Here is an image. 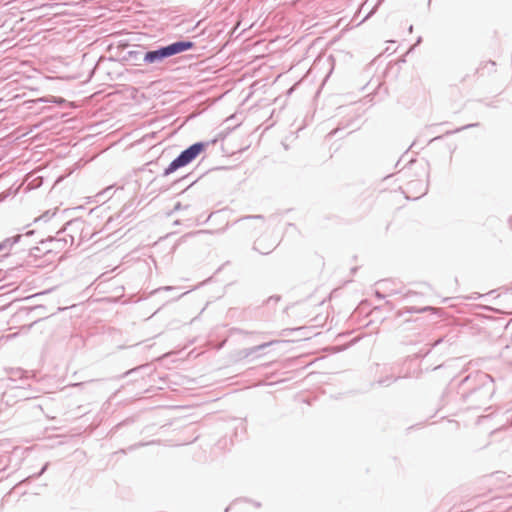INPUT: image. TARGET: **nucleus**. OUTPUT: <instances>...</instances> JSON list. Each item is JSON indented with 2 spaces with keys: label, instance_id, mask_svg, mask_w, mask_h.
I'll return each instance as SVG.
<instances>
[{
  "label": "nucleus",
  "instance_id": "obj_14",
  "mask_svg": "<svg viewBox=\"0 0 512 512\" xmlns=\"http://www.w3.org/2000/svg\"><path fill=\"white\" fill-rule=\"evenodd\" d=\"M474 126H478V124H468L466 126H463L462 128H459V129H456L455 132H458V131H461V130H464V129H468L470 127H474Z\"/></svg>",
  "mask_w": 512,
  "mask_h": 512
},
{
  "label": "nucleus",
  "instance_id": "obj_1",
  "mask_svg": "<svg viewBox=\"0 0 512 512\" xmlns=\"http://www.w3.org/2000/svg\"><path fill=\"white\" fill-rule=\"evenodd\" d=\"M469 382H472L474 387L463 394V399L469 408H481L490 401L495 392L494 380L487 373L477 372L473 376L465 377L462 385Z\"/></svg>",
  "mask_w": 512,
  "mask_h": 512
},
{
  "label": "nucleus",
  "instance_id": "obj_20",
  "mask_svg": "<svg viewBox=\"0 0 512 512\" xmlns=\"http://www.w3.org/2000/svg\"><path fill=\"white\" fill-rule=\"evenodd\" d=\"M186 294H188V291L183 292L182 296H185Z\"/></svg>",
  "mask_w": 512,
  "mask_h": 512
},
{
  "label": "nucleus",
  "instance_id": "obj_9",
  "mask_svg": "<svg viewBox=\"0 0 512 512\" xmlns=\"http://www.w3.org/2000/svg\"><path fill=\"white\" fill-rule=\"evenodd\" d=\"M54 241L57 243L56 248H63L67 244L72 245L74 242V238H73V236L70 235L69 239L64 237L61 239L60 238L54 239Z\"/></svg>",
  "mask_w": 512,
  "mask_h": 512
},
{
  "label": "nucleus",
  "instance_id": "obj_15",
  "mask_svg": "<svg viewBox=\"0 0 512 512\" xmlns=\"http://www.w3.org/2000/svg\"><path fill=\"white\" fill-rule=\"evenodd\" d=\"M280 299L279 296H271L267 301L270 302V301H274V302H278Z\"/></svg>",
  "mask_w": 512,
  "mask_h": 512
},
{
  "label": "nucleus",
  "instance_id": "obj_23",
  "mask_svg": "<svg viewBox=\"0 0 512 512\" xmlns=\"http://www.w3.org/2000/svg\"><path fill=\"white\" fill-rule=\"evenodd\" d=\"M228 511H229V508H226V509H225V512H228Z\"/></svg>",
  "mask_w": 512,
  "mask_h": 512
},
{
  "label": "nucleus",
  "instance_id": "obj_19",
  "mask_svg": "<svg viewBox=\"0 0 512 512\" xmlns=\"http://www.w3.org/2000/svg\"><path fill=\"white\" fill-rule=\"evenodd\" d=\"M186 294H188V291L183 292L182 296H185Z\"/></svg>",
  "mask_w": 512,
  "mask_h": 512
},
{
  "label": "nucleus",
  "instance_id": "obj_12",
  "mask_svg": "<svg viewBox=\"0 0 512 512\" xmlns=\"http://www.w3.org/2000/svg\"><path fill=\"white\" fill-rule=\"evenodd\" d=\"M48 466H49V463H46V464L42 467V469H41V470H40V471H39L35 476H36V477H40V476H41V475H42V474L47 470Z\"/></svg>",
  "mask_w": 512,
  "mask_h": 512
},
{
  "label": "nucleus",
  "instance_id": "obj_11",
  "mask_svg": "<svg viewBox=\"0 0 512 512\" xmlns=\"http://www.w3.org/2000/svg\"><path fill=\"white\" fill-rule=\"evenodd\" d=\"M175 288L172 287V286H165V287H161V288H158V289H155L152 293L153 294H156L160 291H170V290H174Z\"/></svg>",
  "mask_w": 512,
  "mask_h": 512
},
{
  "label": "nucleus",
  "instance_id": "obj_8",
  "mask_svg": "<svg viewBox=\"0 0 512 512\" xmlns=\"http://www.w3.org/2000/svg\"><path fill=\"white\" fill-rule=\"evenodd\" d=\"M278 341H270V342H266V343H263V344H260V345H257V346H254V347H251V348H248L245 350V356H250L252 355L253 353L257 352V351H260V350H263L265 349L266 347L274 344V343H277Z\"/></svg>",
  "mask_w": 512,
  "mask_h": 512
},
{
  "label": "nucleus",
  "instance_id": "obj_6",
  "mask_svg": "<svg viewBox=\"0 0 512 512\" xmlns=\"http://www.w3.org/2000/svg\"><path fill=\"white\" fill-rule=\"evenodd\" d=\"M259 222L260 223V227L263 225L264 223V217L262 215H249V216H245V217H242L240 218L239 220H237L235 223H239V224H242L243 228L248 230V229H256L257 226H253L251 224V222Z\"/></svg>",
  "mask_w": 512,
  "mask_h": 512
},
{
  "label": "nucleus",
  "instance_id": "obj_17",
  "mask_svg": "<svg viewBox=\"0 0 512 512\" xmlns=\"http://www.w3.org/2000/svg\"><path fill=\"white\" fill-rule=\"evenodd\" d=\"M421 41H422V38H421V37H419V38L417 39L416 44H419Z\"/></svg>",
  "mask_w": 512,
  "mask_h": 512
},
{
  "label": "nucleus",
  "instance_id": "obj_21",
  "mask_svg": "<svg viewBox=\"0 0 512 512\" xmlns=\"http://www.w3.org/2000/svg\"><path fill=\"white\" fill-rule=\"evenodd\" d=\"M186 294H188V291L183 292L182 296H185Z\"/></svg>",
  "mask_w": 512,
  "mask_h": 512
},
{
  "label": "nucleus",
  "instance_id": "obj_2",
  "mask_svg": "<svg viewBox=\"0 0 512 512\" xmlns=\"http://www.w3.org/2000/svg\"><path fill=\"white\" fill-rule=\"evenodd\" d=\"M195 46L190 40H179L165 46H159L153 50L145 51V64L160 65L165 59L182 52L188 51Z\"/></svg>",
  "mask_w": 512,
  "mask_h": 512
},
{
  "label": "nucleus",
  "instance_id": "obj_16",
  "mask_svg": "<svg viewBox=\"0 0 512 512\" xmlns=\"http://www.w3.org/2000/svg\"><path fill=\"white\" fill-rule=\"evenodd\" d=\"M376 296L380 299L384 298V295H382L380 292H376Z\"/></svg>",
  "mask_w": 512,
  "mask_h": 512
},
{
  "label": "nucleus",
  "instance_id": "obj_7",
  "mask_svg": "<svg viewBox=\"0 0 512 512\" xmlns=\"http://www.w3.org/2000/svg\"><path fill=\"white\" fill-rule=\"evenodd\" d=\"M145 52L140 50L128 51V60L132 61L134 65L145 64Z\"/></svg>",
  "mask_w": 512,
  "mask_h": 512
},
{
  "label": "nucleus",
  "instance_id": "obj_13",
  "mask_svg": "<svg viewBox=\"0 0 512 512\" xmlns=\"http://www.w3.org/2000/svg\"><path fill=\"white\" fill-rule=\"evenodd\" d=\"M188 207H189V205L182 206V204H181L180 202H177V203L175 204V206H174V211L180 210V209H182V208H185V209H186V208H188Z\"/></svg>",
  "mask_w": 512,
  "mask_h": 512
},
{
  "label": "nucleus",
  "instance_id": "obj_18",
  "mask_svg": "<svg viewBox=\"0 0 512 512\" xmlns=\"http://www.w3.org/2000/svg\"><path fill=\"white\" fill-rule=\"evenodd\" d=\"M412 31H413V26L411 25V26L409 27V32L411 33Z\"/></svg>",
  "mask_w": 512,
  "mask_h": 512
},
{
  "label": "nucleus",
  "instance_id": "obj_4",
  "mask_svg": "<svg viewBox=\"0 0 512 512\" xmlns=\"http://www.w3.org/2000/svg\"><path fill=\"white\" fill-rule=\"evenodd\" d=\"M21 238L22 235L18 234L12 237H8L0 243V260L10 254L13 246L17 244Z\"/></svg>",
  "mask_w": 512,
  "mask_h": 512
},
{
  "label": "nucleus",
  "instance_id": "obj_5",
  "mask_svg": "<svg viewBox=\"0 0 512 512\" xmlns=\"http://www.w3.org/2000/svg\"><path fill=\"white\" fill-rule=\"evenodd\" d=\"M267 240L268 239L266 237L258 238L254 243L253 249L263 255L269 254L276 247V244L275 241H269V243H266Z\"/></svg>",
  "mask_w": 512,
  "mask_h": 512
},
{
  "label": "nucleus",
  "instance_id": "obj_3",
  "mask_svg": "<svg viewBox=\"0 0 512 512\" xmlns=\"http://www.w3.org/2000/svg\"><path fill=\"white\" fill-rule=\"evenodd\" d=\"M207 143L205 142H196L183 151L171 161L167 168H165L163 176H168L179 168H182L188 164H190L193 160H195L207 147Z\"/></svg>",
  "mask_w": 512,
  "mask_h": 512
},
{
  "label": "nucleus",
  "instance_id": "obj_22",
  "mask_svg": "<svg viewBox=\"0 0 512 512\" xmlns=\"http://www.w3.org/2000/svg\"><path fill=\"white\" fill-rule=\"evenodd\" d=\"M135 369L129 370L126 374L132 373Z\"/></svg>",
  "mask_w": 512,
  "mask_h": 512
},
{
  "label": "nucleus",
  "instance_id": "obj_10",
  "mask_svg": "<svg viewBox=\"0 0 512 512\" xmlns=\"http://www.w3.org/2000/svg\"><path fill=\"white\" fill-rule=\"evenodd\" d=\"M433 309L434 308H432L431 306H426L423 308L409 307V308H406V312H408V313H423V312L433 310Z\"/></svg>",
  "mask_w": 512,
  "mask_h": 512
}]
</instances>
